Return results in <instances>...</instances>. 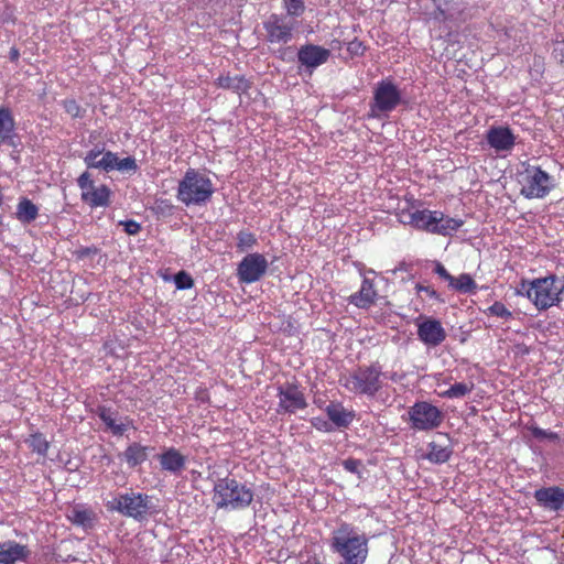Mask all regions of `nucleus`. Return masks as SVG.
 I'll list each match as a JSON object with an SVG mask.
<instances>
[{"label":"nucleus","mask_w":564,"mask_h":564,"mask_svg":"<svg viewBox=\"0 0 564 564\" xmlns=\"http://www.w3.org/2000/svg\"><path fill=\"white\" fill-rule=\"evenodd\" d=\"M329 547L344 564H365L369 554V539L354 524L341 521L332 531Z\"/></svg>","instance_id":"f257e3e1"},{"label":"nucleus","mask_w":564,"mask_h":564,"mask_svg":"<svg viewBox=\"0 0 564 564\" xmlns=\"http://www.w3.org/2000/svg\"><path fill=\"white\" fill-rule=\"evenodd\" d=\"M519 294L525 295L538 310L558 305L564 300V276L554 274L522 281Z\"/></svg>","instance_id":"f03ea898"},{"label":"nucleus","mask_w":564,"mask_h":564,"mask_svg":"<svg viewBox=\"0 0 564 564\" xmlns=\"http://www.w3.org/2000/svg\"><path fill=\"white\" fill-rule=\"evenodd\" d=\"M214 193V184L205 173L188 169L178 182L176 198L185 206H203Z\"/></svg>","instance_id":"7ed1b4c3"},{"label":"nucleus","mask_w":564,"mask_h":564,"mask_svg":"<svg viewBox=\"0 0 564 564\" xmlns=\"http://www.w3.org/2000/svg\"><path fill=\"white\" fill-rule=\"evenodd\" d=\"M252 500V490L235 478L225 477L215 482L213 502L218 509H245Z\"/></svg>","instance_id":"20e7f679"},{"label":"nucleus","mask_w":564,"mask_h":564,"mask_svg":"<svg viewBox=\"0 0 564 564\" xmlns=\"http://www.w3.org/2000/svg\"><path fill=\"white\" fill-rule=\"evenodd\" d=\"M518 182L521 185L520 193L529 199L544 198L554 187L553 177L540 166L524 165L523 171L518 174Z\"/></svg>","instance_id":"39448f33"},{"label":"nucleus","mask_w":564,"mask_h":564,"mask_svg":"<svg viewBox=\"0 0 564 564\" xmlns=\"http://www.w3.org/2000/svg\"><path fill=\"white\" fill-rule=\"evenodd\" d=\"M382 371L379 365L359 367L344 378V387L356 394L375 397L382 388Z\"/></svg>","instance_id":"423d86ee"},{"label":"nucleus","mask_w":564,"mask_h":564,"mask_svg":"<svg viewBox=\"0 0 564 564\" xmlns=\"http://www.w3.org/2000/svg\"><path fill=\"white\" fill-rule=\"evenodd\" d=\"M110 511H117L124 517L141 521L148 517L151 509V500L148 495L140 492L120 494L107 502Z\"/></svg>","instance_id":"0eeeda50"},{"label":"nucleus","mask_w":564,"mask_h":564,"mask_svg":"<svg viewBox=\"0 0 564 564\" xmlns=\"http://www.w3.org/2000/svg\"><path fill=\"white\" fill-rule=\"evenodd\" d=\"M417 230L433 235L451 236L463 225L464 220L445 215L441 210L420 209Z\"/></svg>","instance_id":"6e6552de"},{"label":"nucleus","mask_w":564,"mask_h":564,"mask_svg":"<svg viewBox=\"0 0 564 564\" xmlns=\"http://www.w3.org/2000/svg\"><path fill=\"white\" fill-rule=\"evenodd\" d=\"M411 429L427 432L437 429L443 422L442 411L427 401H417L408 410Z\"/></svg>","instance_id":"1a4fd4ad"},{"label":"nucleus","mask_w":564,"mask_h":564,"mask_svg":"<svg viewBox=\"0 0 564 564\" xmlns=\"http://www.w3.org/2000/svg\"><path fill=\"white\" fill-rule=\"evenodd\" d=\"M401 98L400 90L391 80L383 79L379 82L373 91L371 116L380 117L383 113L391 112L401 102Z\"/></svg>","instance_id":"9d476101"},{"label":"nucleus","mask_w":564,"mask_h":564,"mask_svg":"<svg viewBox=\"0 0 564 564\" xmlns=\"http://www.w3.org/2000/svg\"><path fill=\"white\" fill-rule=\"evenodd\" d=\"M295 21L286 15L271 14L264 22L265 39L271 44H286L292 41Z\"/></svg>","instance_id":"9b49d317"},{"label":"nucleus","mask_w":564,"mask_h":564,"mask_svg":"<svg viewBox=\"0 0 564 564\" xmlns=\"http://www.w3.org/2000/svg\"><path fill=\"white\" fill-rule=\"evenodd\" d=\"M82 194V200L91 208L106 207L110 200V189L107 185L95 186L94 181L88 172H84L77 178Z\"/></svg>","instance_id":"f8f14e48"},{"label":"nucleus","mask_w":564,"mask_h":564,"mask_svg":"<svg viewBox=\"0 0 564 564\" xmlns=\"http://www.w3.org/2000/svg\"><path fill=\"white\" fill-rule=\"evenodd\" d=\"M269 262L261 253H249L237 267V276L241 283L251 284L259 281L267 272Z\"/></svg>","instance_id":"ddd939ff"},{"label":"nucleus","mask_w":564,"mask_h":564,"mask_svg":"<svg viewBox=\"0 0 564 564\" xmlns=\"http://www.w3.org/2000/svg\"><path fill=\"white\" fill-rule=\"evenodd\" d=\"M415 325L419 339L427 347H437L446 339V330L438 319L420 317Z\"/></svg>","instance_id":"4468645a"},{"label":"nucleus","mask_w":564,"mask_h":564,"mask_svg":"<svg viewBox=\"0 0 564 564\" xmlns=\"http://www.w3.org/2000/svg\"><path fill=\"white\" fill-rule=\"evenodd\" d=\"M279 408L281 413L293 414L299 410H304L307 406L304 393L292 383H286L278 388Z\"/></svg>","instance_id":"2eb2a0df"},{"label":"nucleus","mask_w":564,"mask_h":564,"mask_svg":"<svg viewBox=\"0 0 564 564\" xmlns=\"http://www.w3.org/2000/svg\"><path fill=\"white\" fill-rule=\"evenodd\" d=\"M362 276L360 290L348 297V302L358 308H369L377 300L378 293L375 288V282L370 279L369 274H377L373 269H359Z\"/></svg>","instance_id":"dca6fc26"},{"label":"nucleus","mask_w":564,"mask_h":564,"mask_svg":"<svg viewBox=\"0 0 564 564\" xmlns=\"http://www.w3.org/2000/svg\"><path fill=\"white\" fill-rule=\"evenodd\" d=\"M487 143L497 153H509L516 144V135L509 127L492 126L486 133Z\"/></svg>","instance_id":"f3484780"},{"label":"nucleus","mask_w":564,"mask_h":564,"mask_svg":"<svg viewBox=\"0 0 564 564\" xmlns=\"http://www.w3.org/2000/svg\"><path fill=\"white\" fill-rule=\"evenodd\" d=\"M329 56V50L314 44L303 45L297 53L299 62L312 69L325 64Z\"/></svg>","instance_id":"a211bd4d"},{"label":"nucleus","mask_w":564,"mask_h":564,"mask_svg":"<svg viewBox=\"0 0 564 564\" xmlns=\"http://www.w3.org/2000/svg\"><path fill=\"white\" fill-rule=\"evenodd\" d=\"M98 416L116 436H122L129 429H134L131 419L128 416L118 419L117 413L105 406L99 408Z\"/></svg>","instance_id":"6ab92c4d"},{"label":"nucleus","mask_w":564,"mask_h":564,"mask_svg":"<svg viewBox=\"0 0 564 564\" xmlns=\"http://www.w3.org/2000/svg\"><path fill=\"white\" fill-rule=\"evenodd\" d=\"M30 555L26 545L15 541H6L0 543V564H18L25 562Z\"/></svg>","instance_id":"aec40b11"},{"label":"nucleus","mask_w":564,"mask_h":564,"mask_svg":"<svg viewBox=\"0 0 564 564\" xmlns=\"http://www.w3.org/2000/svg\"><path fill=\"white\" fill-rule=\"evenodd\" d=\"M161 468L173 475H180L186 465V457L174 447H169L159 455Z\"/></svg>","instance_id":"412c9836"},{"label":"nucleus","mask_w":564,"mask_h":564,"mask_svg":"<svg viewBox=\"0 0 564 564\" xmlns=\"http://www.w3.org/2000/svg\"><path fill=\"white\" fill-rule=\"evenodd\" d=\"M534 498L544 508L557 511L564 505V490L558 487H547L535 490Z\"/></svg>","instance_id":"4be33fe9"},{"label":"nucleus","mask_w":564,"mask_h":564,"mask_svg":"<svg viewBox=\"0 0 564 564\" xmlns=\"http://www.w3.org/2000/svg\"><path fill=\"white\" fill-rule=\"evenodd\" d=\"M333 426L341 429L351 424L355 412L347 410L340 402L332 401L324 409Z\"/></svg>","instance_id":"5701e85b"},{"label":"nucleus","mask_w":564,"mask_h":564,"mask_svg":"<svg viewBox=\"0 0 564 564\" xmlns=\"http://www.w3.org/2000/svg\"><path fill=\"white\" fill-rule=\"evenodd\" d=\"M15 122L9 108L0 107V144L18 147Z\"/></svg>","instance_id":"b1692460"},{"label":"nucleus","mask_w":564,"mask_h":564,"mask_svg":"<svg viewBox=\"0 0 564 564\" xmlns=\"http://www.w3.org/2000/svg\"><path fill=\"white\" fill-rule=\"evenodd\" d=\"M107 159L108 161L104 162L106 164L105 172L135 173L138 171L137 161L132 156L120 159L117 153L107 151Z\"/></svg>","instance_id":"393cba45"},{"label":"nucleus","mask_w":564,"mask_h":564,"mask_svg":"<svg viewBox=\"0 0 564 564\" xmlns=\"http://www.w3.org/2000/svg\"><path fill=\"white\" fill-rule=\"evenodd\" d=\"M152 449L153 448L150 446H144L140 443L134 442L131 443L126 448V451L123 452V458L129 465V467L134 468L148 459L149 453Z\"/></svg>","instance_id":"a878e982"},{"label":"nucleus","mask_w":564,"mask_h":564,"mask_svg":"<svg viewBox=\"0 0 564 564\" xmlns=\"http://www.w3.org/2000/svg\"><path fill=\"white\" fill-rule=\"evenodd\" d=\"M452 454L453 449L449 445L430 442L427 444V453L424 455V458L433 464H444L451 458Z\"/></svg>","instance_id":"bb28decb"},{"label":"nucleus","mask_w":564,"mask_h":564,"mask_svg":"<svg viewBox=\"0 0 564 564\" xmlns=\"http://www.w3.org/2000/svg\"><path fill=\"white\" fill-rule=\"evenodd\" d=\"M68 519L76 525L90 529L95 523V512L82 506H75L68 514Z\"/></svg>","instance_id":"cd10ccee"},{"label":"nucleus","mask_w":564,"mask_h":564,"mask_svg":"<svg viewBox=\"0 0 564 564\" xmlns=\"http://www.w3.org/2000/svg\"><path fill=\"white\" fill-rule=\"evenodd\" d=\"M217 86L220 88H224V89H229L235 93L241 94V93H246L249 89L250 83L243 76L225 75V76H219L217 78Z\"/></svg>","instance_id":"c85d7f7f"},{"label":"nucleus","mask_w":564,"mask_h":564,"mask_svg":"<svg viewBox=\"0 0 564 564\" xmlns=\"http://www.w3.org/2000/svg\"><path fill=\"white\" fill-rule=\"evenodd\" d=\"M17 218L23 224H30L36 219L39 208L28 198H22L17 206Z\"/></svg>","instance_id":"c756f323"},{"label":"nucleus","mask_w":564,"mask_h":564,"mask_svg":"<svg viewBox=\"0 0 564 564\" xmlns=\"http://www.w3.org/2000/svg\"><path fill=\"white\" fill-rule=\"evenodd\" d=\"M108 161L107 151H104V148L96 147L88 151L84 158V162L89 169H99L105 171L106 164L104 162Z\"/></svg>","instance_id":"7c9ffc66"},{"label":"nucleus","mask_w":564,"mask_h":564,"mask_svg":"<svg viewBox=\"0 0 564 564\" xmlns=\"http://www.w3.org/2000/svg\"><path fill=\"white\" fill-rule=\"evenodd\" d=\"M449 286L464 294H474L477 291L476 282L467 273H462L457 278L453 276V282H451Z\"/></svg>","instance_id":"2f4dec72"},{"label":"nucleus","mask_w":564,"mask_h":564,"mask_svg":"<svg viewBox=\"0 0 564 564\" xmlns=\"http://www.w3.org/2000/svg\"><path fill=\"white\" fill-rule=\"evenodd\" d=\"M28 446L36 454L45 456L47 454L50 443L41 433H33L26 440Z\"/></svg>","instance_id":"473e14b6"},{"label":"nucleus","mask_w":564,"mask_h":564,"mask_svg":"<svg viewBox=\"0 0 564 564\" xmlns=\"http://www.w3.org/2000/svg\"><path fill=\"white\" fill-rule=\"evenodd\" d=\"M473 388H474V384L470 382L469 383L457 382V383L453 384L449 389L441 392L440 395L442 398H446V399H458V398H463V397L467 395L468 393H470Z\"/></svg>","instance_id":"72a5a7b5"},{"label":"nucleus","mask_w":564,"mask_h":564,"mask_svg":"<svg viewBox=\"0 0 564 564\" xmlns=\"http://www.w3.org/2000/svg\"><path fill=\"white\" fill-rule=\"evenodd\" d=\"M257 245V238L254 234L248 230H241L237 234V249L240 252H245L252 249Z\"/></svg>","instance_id":"f704fd0d"},{"label":"nucleus","mask_w":564,"mask_h":564,"mask_svg":"<svg viewBox=\"0 0 564 564\" xmlns=\"http://www.w3.org/2000/svg\"><path fill=\"white\" fill-rule=\"evenodd\" d=\"M419 210L420 209H416V210H404L402 209L400 213H398V219L401 224L403 225H409L411 227H413L414 229L417 228V218H419Z\"/></svg>","instance_id":"c9c22d12"},{"label":"nucleus","mask_w":564,"mask_h":564,"mask_svg":"<svg viewBox=\"0 0 564 564\" xmlns=\"http://www.w3.org/2000/svg\"><path fill=\"white\" fill-rule=\"evenodd\" d=\"M284 8L288 15L300 17L304 12L303 0H284Z\"/></svg>","instance_id":"e433bc0d"},{"label":"nucleus","mask_w":564,"mask_h":564,"mask_svg":"<svg viewBox=\"0 0 564 564\" xmlns=\"http://www.w3.org/2000/svg\"><path fill=\"white\" fill-rule=\"evenodd\" d=\"M174 283L178 290H186L191 289L194 282L193 279L187 273L181 271L175 274Z\"/></svg>","instance_id":"4c0bfd02"},{"label":"nucleus","mask_w":564,"mask_h":564,"mask_svg":"<svg viewBox=\"0 0 564 564\" xmlns=\"http://www.w3.org/2000/svg\"><path fill=\"white\" fill-rule=\"evenodd\" d=\"M64 109L72 118L83 117V108L77 104L75 99H67L64 101Z\"/></svg>","instance_id":"58836bf2"},{"label":"nucleus","mask_w":564,"mask_h":564,"mask_svg":"<svg viewBox=\"0 0 564 564\" xmlns=\"http://www.w3.org/2000/svg\"><path fill=\"white\" fill-rule=\"evenodd\" d=\"M531 434L533 437L538 440H550V441H556L558 438V435L552 431L543 430L539 426H532L530 429Z\"/></svg>","instance_id":"ea45409f"},{"label":"nucleus","mask_w":564,"mask_h":564,"mask_svg":"<svg viewBox=\"0 0 564 564\" xmlns=\"http://www.w3.org/2000/svg\"><path fill=\"white\" fill-rule=\"evenodd\" d=\"M489 313L491 315L501 317V318H510L512 313L502 304L501 302H495L489 308Z\"/></svg>","instance_id":"a19ab883"},{"label":"nucleus","mask_w":564,"mask_h":564,"mask_svg":"<svg viewBox=\"0 0 564 564\" xmlns=\"http://www.w3.org/2000/svg\"><path fill=\"white\" fill-rule=\"evenodd\" d=\"M13 20V9L4 2H0V23L4 24Z\"/></svg>","instance_id":"79ce46f5"},{"label":"nucleus","mask_w":564,"mask_h":564,"mask_svg":"<svg viewBox=\"0 0 564 564\" xmlns=\"http://www.w3.org/2000/svg\"><path fill=\"white\" fill-rule=\"evenodd\" d=\"M119 225L123 227L128 235H137L141 230V225L135 220H121Z\"/></svg>","instance_id":"37998d69"},{"label":"nucleus","mask_w":564,"mask_h":564,"mask_svg":"<svg viewBox=\"0 0 564 564\" xmlns=\"http://www.w3.org/2000/svg\"><path fill=\"white\" fill-rule=\"evenodd\" d=\"M311 423L316 430L322 432H332L334 429L333 424L323 417H313Z\"/></svg>","instance_id":"c03bdc74"},{"label":"nucleus","mask_w":564,"mask_h":564,"mask_svg":"<svg viewBox=\"0 0 564 564\" xmlns=\"http://www.w3.org/2000/svg\"><path fill=\"white\" fill-rule=\"evenodd\" d=\"M343 466L349 473L359 474L361 462L359 459L348 458L343 462Z\"/></svg>","instance_id":"a18cd8bd"},{"label":"nucleus","mask_w":564,"mask_h":564,"mask_svg":"<svg viewBox=\"0 0 564 564\" xmlns=\"http://www.w3.org/2000/svg\"><path fill=\"white\" fill-rule=\"evenodd\" d=\"M416 290H417V293H420V294L423 293L430 299H434L436 301H442L440 297V294L434 290V288H432L430 285L417 284Z\"/></svg>","instance_id":"49530a36"},{"label":"nucleus","mask_w":564,"mask_h":564,"mask_svg":"<svg viewBox=\"0 0 564 564\" xmlns=\"http://www.w3.org/2000/svg\"><path fill=\"white\" fill-rule=\"evenodd\" d=\"M434 272L442 279H444L445 281L448 282V285L451 284V282H453V275L446 270V268L437 262L435 264V269H434Z\"/></svg>","instance_id":"de8ad7c7"},{"label":"nucleus","mask_w":564,"mask_h":564,"mask_svg":"<svg viewBox=\"0 0 564 564\" xmlns=\"http://www.w3.org/2000/svg\"><path fill=\"white\" fill-rule=\"evenodd\" d=\"M348 51L354 54H362L364 46H362L361 42L352 41L348 45Z\"/></svg>","instance_id":"09e8293b"},{"label":"nucleus","mask_w":564,"mask_h":564,"mask_svg":"<svg viewBox=\"0 0 564 564\" xmlns=\"http://www.w3.org/2000/svg\"><path fill=\"white\" fill-rule=\"evenodd\" d=\"M9 56H10V59H11L12 62H17V61L19 59V57H20L19 50H18V48H15V47H12V48L10 50Z\"/></svg>","instance_id":"8fccbe9b"},{"label":"nucleus","mask_w":564,"mask_h":564,"mask_svg":"<svg viewBox=\"0 0 564 564\" xmlns=\"http://www.w3.org/2000/svg\"><path fill=\"white\" fill-rule=\"evenodd\" d=\"M436 19H440V20H446L447 17L445 15L444 11L440 10V14L435 17Z\"/></svg>","instance_id":"3c124183"},{"label":"nucleus","mask_w":564,"mask_h":564,"mask_svg":"<svg viewBox=\"0 0 564 564\" xmlns=\"http://www.w3.org/2000/svg\"><path fill=\"white\" fill-rule=\"evenodd\" d=\"M562 51L564 50V46L561 48Z\"/></svg>","instance_id":"603ef678"}]
</instances>
